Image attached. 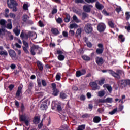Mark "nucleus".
Here are the masks:
<instances>
[{"mask_svg":"<svg viewBox=\"0 0 130 130\" xmlns=\"http://www.w3.org/2000/svg\"><path fill=\"white\" fill-rule=\"evenodd\" d=\"M42 85L44 87H46V86L47 85L46 84V82L44 80H42Z\"/></svg>","mask_w":130,"mask_h":130,"instance_id":"680f3d73","label":"nucleus"},{"mask_svg":"<svg viewBox=\"0 0 130 130\" xmlns=\"http://www.w3.org/2000/svg\"><path fill=\"white\" fill-rule=\"evenodd\" d=\"M23 43L24 45L25 46V47H26V48L29 47V45L28 44V43H27V42L23 41Z\"/></svg>","mask_w":130,"mask_h":130,"instance_id":"4d7b16f0","label":"nucleus"},{"mask_svg":"<svg viewBox=\"0 0 130 130\" xmlns=\"http://www.w3.org/2000/svg\"><path fill=\"white\" fill-rule=\"evenodd\" d=\"M96 8L98 9V10H102L104 7L102 5L100 4L99 2H96L95 4Z\"/></svg>","mask_w":130,"mask_h":130,"instance_id":"412c9836","label":"nucleus"},{"mask_svg":"<svg viewBox=\"0 0 130 130\" xmlns=\"http://www.w3.org/2000/svg\"><path fill=\"white\" fill-rule=\"evenodd\" d=\"M100 120H101V119L100 118V117L98 116L95 117L93 118V121L95 123H98V122H100Z\"/></svg>","mask_w":130,"mask_h":130,"instance_id":"cd10ccee","label":"nucleus"},{"mask_svg":"<svg viewBox=\"0 0 130 130\" xmlns=\"http://www.w3.org/2000/svg\"><path fill=\"white\" fill-rule=\"evenodd\" d=\"M40 122V118L39 117H36L34 119V123L35 124H38Z\"/></svg>","mask_w":130,"mask_h":130,"instance_id":"5701e85b","label":"nucleus"},{"mask_svg":"<svg viewBox=\"0 0 130 130\" xmlns=\"http://www.w3.org/2000/svg\"><path fill=\"white\" fill-rule=\"evenodd\" d=\"M109 74L112 75L114 78H116V79H120V76H124V72L121 70L118 71V74L116 73L114 71H110Z\"/></svg>","mask_w":130,"mask_h":130,"instance_id":"7ed1b4c3","label":"nucleus"},{"mask_svg":"<svg viewBox=\"0 0 130 130\" xmlns=\"http://www.w3.org/2000/svg\"><path fill=\"white\" fill-rule=\"evenodd\" d=\"M23 50L25 51V52H26V53H29V51H28V49H27V47H23Z\"/></svg>","mask_w":130,"mask_h":130,"instance_id":"69168bd1","label":"nucleus"},{"mask_svg":"<svg viewBox=\"0 0 130 130\" xmlns=\"http://www.w3.org/2000/svg\"><path fill=\"white\" fill-rule=\"evenodd\" d=\"M72 19L75 23H81V20L79 19L77 16L74 15L72 17Z\"/></svg>","mask_w":130,"mask_h":130,"instance_id":"a211bd4d","label":"nucleus"},{"mask_svg":"<svg viewBox=\"0 0 130 130\" xmlns=\"http://www.w3.org/2000/svg\"><path fill=\"white\" fill-rule=\"evenodd\" d=\"M30 53L32 55H35L37 53V46L34 45L30 48Z\"/></svg>","mask_w":130,"mask_h":130,"instance_id":"9d476101","label":"nucleus"},{"mask_svg":"<svg viewBox=\"0 0 130 130\" xmlns=\"http://www.w3.org/2000/svg\"><path fill=\"white\" fill-rule=\"evenodd\" d=\"M67 97H68V95L64 92H61L60 93V98L61 99H67Z\"/></svg>","mask_w":130,"mask_h":130,"instance_id":"bb28decb","label":"nucleus"},{"mask_svg":"<svg viewBox=\"0 0 130 130\" xmlns=\"http://www.w3.org/2000/svg\"><path fill=\"white\" fill-rule=\"evenodd\" d=\"M104 82H105V79L103 78L99 81V85H100L101 86H102L103 84H104Z\"/></svg>","mask_w":130,"mask_h":130,"instance_id":"c9c22d12","label":"nucleus"},{"mask_svg":"<svg viewBox=\"0 0 130 130\" xmlns=\"http://www.w3.org/2000/svg\"><path fill=\"white\" fill-rule=\"evenodd\" d=\"M98 30L101 33L105 30V24L104 23H100L98 24L97 27Z\"/></svg>","mask_w":130,"mask_h":130,"instance_id":"0eeeda50","label":"nucleus"},{"mask_svg":"<svg viewBox=\"0 0 130 130\" xmlns=\"http://www.w3.org/2000/svg\"><path fill=\"white\" fill-rule=\"evenodd\" d=\"M6 32V30L4 29V28H2V29L0 28V36H3L5 35V32Z\"/></svg>","mask_w":130,"mask_h":130,"instance_id":"58836bf2","label":"nucleus"},{"mask_svg":"<svg viewBox=\"0 0 130 130\" xmlns=\"http://www.w3.org/2000/svg\"><path fill=\"white\" fill-rule=\"evenodd\" d=\"M69 35H70L71 36H74V35H75V31L73 30H70L69 31Z\"/></svg>","mask_w":130,"mask_h":130,"instance_id":"8fccbe9b","label":"nucleus"},{"mask_svg":"<svg viewBox=\"0 0 130 130\" xmlns=\"http://www.w3.org/2000/svg\"><path fill=\"white\" fill-rule=\"evenodd\" d=\"M130 12H126L125 16L126 20H129L130 18Z\"/></svg>","mask_w":130,"mask_h":130,"instance_id":"de8ad7c7","label":"nucleus"},{"mask_svg":"<svg viewBox=\"0 0 130 130\" xmlns=\"http://www.w3.org/2000/svg\"><path fill=\"white\" fill-rule=\"evenodd\" d=\"M14 87H15V86L13 84H11L10 85H9V89L10 91H12V90H13V89H14Z\"/></svg>","mask_w":130,"mask_h":130,"instance_id":"6e6d98bb","label":"nucleus"},{"mask_svg":"<svg viewBox=\"0 0 130 130\" xmlns=\"http://www.w3.org/2000/svg\"><path fill=\"white\" fill-rule=\"evenodd\" d=\"M90 85L91 86V87H92V88H95V89H97L98 87V85H97V83L95 82H91L90 83Z\"/></svg>","mask_w":130,"mask_h":130,"instance_id":"7c9ffc66","label":"nucleus"},{"mask_svg":"<svg viewBox=\"0 0 130 130\" xmlns=\"http://www.w3.org/2000/svg\"><path fill=\"white\" fill-rule=\"evenodd\" d=\"M52 33L54 34L55 35H57V34H59V31L57 28H52L51 30Z\"/></svg>","mask_w":130,"mask_h":130,"instance_id":"dca6fc26","label":"nucleus"},{"mask_svg":"<svg viewBox=\"0 0 130 130\" xmlns=\"http://www.w3.org/2000/svg\"><path fill=\"white\" fill-rule=\"evenodd\" d=\"M0 55H5V56H8V52H7V51H1L0 52Z\"/></svg>","mask_w":130,"mask_h":130,"instance_id":"4c0bfd02","label":"nucleus"},{"mask_svg":"<svg viewBox=\"0 0 130 130\" xmlns=\"http://www.w3.org/2000/svg\"><path fill=\"white\" fill-rule=\"evenodd\" d=\"M28 19H29V17L27 15H24L22 16V20L23 22H27Z\"/></svg>","mask_w":130,"mask_h":130,"instance_id":"2f4dec72","label":"nucleus"},{"mask_svg":"<svg viewBox=\"0 0 130 130\" xmlns=\"http://www.w3.org/2000/svg\"><path fill=\"white\" fill-rule=\"evenodd\" d=\"M39 25L40 27H44V24L41 21H39Z\"/></svg>","mask_w":130,"mask_h":130,"instance_id":"13d9d810","label":"nucleus"},{"mask_svg":"<svg viewBox=\"0 0 130 130\" xmlns=\"http://www.w3.org/2000/svg\"><path fill=\"white\" fill-rule=\"evenodd\" d=\"M85 31L86 33H91L92 31H93V29L92 28V26L90 24H87L85 27Z\"/></svg>","mask_w":130,"mask_h":130,"instance_id":"1a4fd4ad","label":"nucleus"},{"mask_svg":"<svg viewBox=\"0 0 130 130\" xmlns=\"http://www.w3.org/2000/svg\"><path fill=\"white\" fill-rule=\"evenodd\" d=\"M57 23H58V24H60L61 23H62V19L61 18H58L57 20Z\"/></svg>","mask_w":130,"mask_h":130,"instance_id":"864d4df0","label":"nucleus"},{"mask_svg":"<svg viewBox=\"0 0 130 130\" xmlns=\"http://www.w3.org/2000/svg\"><path fill=\"white\" fill-rule=\"evenodd\" d=\"M49 104H50V100L49 99L41 101L40 108L42 110H46V109H47V106L49 105Z\"/></svg>","mask_w":130,"mask_h":130,"instance_id":"f03ea898","label":"nucleus"},{"mask_svg":"<svg viewBox=\"0 0 130 130\" xmlns=\"http://www.w3.org/2000/svg\"><path fill=\"white\" fill-rule=\"evenodd\" d=\"M86 128V125H81L78 126L77 130H84Z\"/></svg>","mask_w":130,"mask_h":130,"instance_id":"ea45409f","label":"nucleus"},{"mask_svg":"<svg viewBox=\"0 0 130 130\" xmlns=\"http://www.w3.org/2000/svg\"><path fill=\"white\" fill-rule=\"evenodd\" d=\"M65 16H66V17L64 19V21L66 23H69V22H70V21L71 20V16H70V15H69L67 13L65 14Z\"/></svg>","mask_w":130,"mask_h":130,"instance_id":"2eb2a0df","label":"nucleus"},{"mask_svg":"<svg viewBox=\"0 0 130 130\" xmlns=\"http://www.w3.org/2000/svg\"><path fill=\"white\" fill-rule=\"evenodd\" d=\"M37 64L40 71H42L43 70V66H42V63H41L40 61H37Z\"/></svg>","mask_w":130,"mask_h":130,"instance_id":"f3484780","label":"nucleus"},{"mask_svg":"<svg viewBox=\"0 0 130 130\" xmlns=\"http://www.w3.org/2000/svg\"><path fill=\"white\" fill-rule=\"evenodd\" d=\"M7 4L10 9H13L12 11L13 12H17L18 11V8H17V6H18V4L15 0H8Z\"/></svg>","mask_w":130,"mask_h":130,"instance_id":"f257e3e1","label":"nucleus"},{"mask_svg":"<svg viewBox=\"0 0 130 130\" xmlns=\"http://www.w3.org/2000/svg\"><path fill=\"white\" fill-rule=\"evenodd\" d=\"M52 86L53 87V95H54V96H57L58 93H59V91L56 88V84L53 83Z\"/></svg>","mask_w":130,"mask_h":130,"instance_id":"39448f33","label":"nucleus"},{"mask_svg":"<svg viewBox=\"0 0 130 130\" xmlns=\"http://www.w3.org/2000/svg\"><path fill=\"white\" fill-rule=\"evenodd\" d=\"M56 13H57V9L55 8L53 9L52 12V14H56Z\"/></svg>","mask_w":130,"mask_h":130,"instance_id":"338daca9","label":"nucleus"},{"mask_svg":"<svg viewBox=\"0 0 130 130\" xmlns=\"http://www.w3.org/2000/svg\"><path fill=\"white\" fill-rule=\"evenodd\" d=\"M105 95V91L104 90H102L98 92L99 97H103Z\"/></svg>","mask_w":130,"mask_h":130,"instance_id":"a878e982","label":"nucleus"},{"mask_svg":"<svg viewBox=\"0 0 130 130\" xmlns=\"http://www.w3.org/2000/svg\"><path fill=\"white\" fill-rule=\"evenodd\" d=\"M91 8H93V6L92 5H85L83 6V10L84 11H85V12L89 13L91 12Z\"/></svg>","mask_w":130,"mask_h":130,"instance_id":"f8f14e48","label":"nucleus"},{"mask_svg":"<svg viewBox=\"0 0 130 130\" xmlns=\"http://www.w3.org/2000/svg\"><path fill=\"white\" fill-rule=\"evenodd\" d=\"M105 100L106 103H112V98H107Z\"/></svg>","mask_w":130,"mask_h":130,"instance_id":"72a5a7b5","label":"nucleus"},{"mask_svg":"<svg viewBox=\"0 0 130 130\" xmlns=\"http://www.w3.org/2000/svg\"><path fill=\"white\" fill-rule=\"evenodd\" d=\"M42 52V49L37 46V53L40 54Z\"/></svg>","mask_w":130,"mask_h":130,"instance_id":"a18cd8bd","label":"nucleus"},{"mask_svg":"<svg viewBox=\"0 0 130 130\" xmlns=\"http://www.w3.org/2000/svg\"><path fill=\"white\" fill-rule=\"evenodd\" d=\"M95 60L98 66H102V64H103V62H104L103 59L101 57H97L95 58Z\"/></svg>","mask_w":130,"mask_h":130,"instance_id":"9b49d317","label":"nucleus"},{"mask_svg":"<svg viewBox=\"0 0 130 130\" xmlns=\"http://www.w3.org/2000/svg\"><path fill=\"white\" fill-rule=\"evenodd\" d=\"M98 103H106L105 99H100V100H99Z\"/></svg>","mask_w":130,"mask_h":130,"instance_id":"3c124183","label":"nucleus"},{"mask_svg":"<svg viewBox=\"0 0 130 130\" xmlns=\"http://www.w3.org/2000/svg\"><path fill=\"white\" fill-rule=\"evenodd\" d=\"M117 111V109H115L113 111L109 112V114H111V115H113Z\"/></svg>","mask_w":130,"mask_h":130,"instance_id":"49530a36","label":"nucleus"},{"mask_svg":"<svg viewBox=\"0 0 130 130\" xmlns=\"http://www.w3.org/2000/svg\"><path fill=\"white\" fill-rule=\"evenodd\" d=\"M82 58L84 59V60H90V57L86 55L83 56Z\"/></svg>","mask_w":130,"mask_h":130,"instance_id":"37998d69","label":"nucleus"},{"mask_svg":"<svg viewBox=\"0 0 130 130\" xmlns=\"http://www.w3.org/2000/svg\"><path fill=\"white\" fill-rule=\"evenodd\" d=\"M58 59L59 60H60V61H62L63 60V59H64V56L62 55H59L58 56Z\"/></svg>","mask_w":130,"mask_h":130,"instance_id":"79ce46f5","label":"nucleus"},{"mask_svg":"<svg viewBox=\"0 0 130 130\" xmlns=\"http://www.w3.org/2000/svg\"><path fill=\"white\" fill-rule=\"evenodd\" d=\"M6 23H7V21L5 19H1L0 20V25L2 26V27H5L6 26Z\"/></svg>","mask_w":130,"mask_h":130,"instance_id":"393cba45","label":"nucleus"},{"mask_svg":"<svg viewBox=\"0 0 130 130\" xmlns=\"http://www.w3.org/2000/svg\"><path fill=\"white\" fill-rule=\"evenodd\" d=\"M128 82V80H122L118 82V85L120 87H125V86H126L128 84V82Z\"/></svg>","mask_w":130,"mask_h":130,"instance_id":"423d86ee","label":"nucleus"},{"mask_svg":"<svg viewBox=\"0 0 130 130\" xmlns=\"http://www.w3.org/2000/svg\"><path fill=\"white\" fill-rule=\"evenodd\" d=\"M9 17H10V18H13V19H14V18H16V15H15V14L13 13H10L9 14Z\"/></svg>","mask_w":130,"mask_h":130,"instance_id":"603ef678","label":"nucleus"},{"mask_svg":"<svg viewBox=\"0 0 130 130\" xmlns=\"http://www.w3.org/2000/svg\"><path fill=\"white\" fill-rule=\"evenodd\" d=\"M8 22L9 23L7 24V28L9 30H12L13 28V25H12V20L8 19Z\"/></svg>","mask_w":130,"mask_h":130,"instance_id":"4468645a","label":"nucleus"},{"mask_svg":"<svg viewBox=\"0 0 130 130\" xmlns=\"http://www.w3.org/2000/svg\"><path fill=\"white\" fill-rule=\"evenodd\" d=\"M108 24L109 27H110L111 28H114V27H115V25H114V23H113V22H112V21H109L108 22Z\"/></svg>","mask_w":130,"mask_h":130,"instance_id":"c85d7f7f","label":"nucleus"},{"mask_svg":"<svg viewBox=\"0 0 130 130\" xmlns=\"http://www.w3.org/2000/svg\"><path fill=\"white\" fill-rule=\"evenodd\" d=\"M75 3L76 4H83L84 0H75Z\"/></svg>","mask_w":130,"mask_h":130,"instance_id":"09e8293b","label":"nucleus"},{"mask_svg":"<svg viewBox=\"0 0 130 130\" xmlns=\"http://www.w3.org/2000/svg\"><path fill=\"white\" fill-rule=\"evenodd\" d=\"M62 34L64 37H68V32L67 31H63Z\"/></svg>","mask_w":130,"mask_h":130,"instance_id":"774afa93","label":"nucleus"},{"mask_svg":"<svg viewBox=\"0 0 130 130\" xmlns=\"http://www.w3.org/2000/svg\"><path fill=\"white\" fill-rule=\"evenodd\" d=\"M61 74L60 73H57L56 76V80L57 81H60Z\"/></svg>","mask_w":130,"mask_h":130,"instance_id":"a19ab883","label":"nucleus"},{"mask_svg":"<svg viewBox=\"0 0 130 130\" xmlns=\"http://www.w3.org/2000/svg\"><path fill=\"white\" fill-rule=\"evenodd\" d=\"M98 47L100 49H97L96 50V52L98 54H101L103 53V50H104V48H103V45L102 44H99L98 45Z\"/></svg>","mask_w":130,"mask_h":130,"instance_id":"20e7f679","label":"nucleus"},{"mask_svg":"<svg viewBox=\"0 0 130 130\" xmlns=\"http://www.w3.org/2000/svg\"><path fill=\"white\" fill-rule=\"evenodd\" d=\"M85 2H86V3L90 4L91 3H92L96 2L97 0H85Z\"/></svg>","mask_w":130,"mask_h":130,"instance_id":"5fc2aeb1","label":"nucleus"},{"mask_svg":"<svg viewBox=\"0 0 130 130\" xmlns=\"http://www.w3.org/2000/svg\"><path fill=\"white\" fill-rule=\"evenodd\" d=\"M29 120L27 119L24 121V123L25 124V125L27 126H28V125H29Z\"/></svg>","mask_w":130,"mask_h":130,"instance_id":"bf43d9fd","label":"nucleus"},{"mask_svg":"<svg viewBox=\"0 0 130 130\" xmlns=\"http://www.w3.org/2000/svg\"><path fill=\"white\" fill-rule=\"evenodd\" d=\"M28 8H29V6L28 5V3H24L23 6V9L25 11H28Z\"/></svg>","mask_w":130,"mask_h":130,"instance_id":"473e14b6","label":"nucleus"},{"mask_svg":"<svg viewBox=\"0 0 130 130\" xmlns=\"http://www.w3.org/2000/svg\"><path fill=\"white\" fill-rule=\"evenodd\" d=\"M87 46L88 47L91 48L92 46V43L88 42L87 43Z\"/></svg>","mask_w":130,"mask_h":130,"instance_id":"e2e57ef3","label":"nucleus"},{"mask_svg":"<svg viewBox=\"0 0 130 130\" xmlns=\"http://www.w3.org/2000/svg\"><path fill=\"white\" fill-rule=\"evenodd\" d=\"M21 91H22V87L19 86L18 88V90L16 93V95L17 97H19V96H20V95H21Z\"/></svg>","mask_w":130,"mask_h":130,"instance_id":"4be33fe9","label":"nucleus"},{"mask_svg":"<svg viewBox=\"0 0 130 130\" xmlns=\"http://www.w3.org/2000/svg\"><path fill=\"white\" fill-rule=\"evenodd\" d=\"M82 34V29L81 28H79L76 31V35L77 36H80Z\"/></svg>","mask_w":130,"mask_h":130,"instance_id":"e433bc0d","label":"nucleus"},{"mask_svg":"<svg viewBox=\"0 0 130 130\" xmlns=\"http://www.w3.org/2000/svg\"><path fill=\"white\" fill-rule=\"evenodd\" d=\"M57 110H58V111H61L62 110V108H61V106H60V105H57Z\"/></svg>","mask_w":130,"mask_h":130,"instance_id":"052dcab7","label":"nucleus"},{"mask_svg":"<svg viewBox=\"0 0 130 130\" xmlns=\"http://www.w3.org/2000/svg\"><path fill=\"white\" fill-rule=\"evenodd\" d=\"M13 32L15 33V34L16 35V36H18L20 35V29H18V27H16L13 29Z\"/></svg>","mask_w":130,"mask_h":130,"instance_id":"b1692460","label":"nucleus"},{"mask_svg":"<svg viewBox=\"0 0 130 130\" xmlns=\"http://www.w3.org/2000/svg\"><path fill=\"white\" fill-rule=\"evenodd\" d=\"M119 40L121 42H124L125 39L124 37H123V35H121L119 36Z\"/></svg>","mask_w":130,"mask_h":130,"instance_id":"f704fd0d","label":"nucleus"},{"mask_svg":"<svg viewBox=\"0 0 130 130\" xmlns=\"http://www.w3.org/2000/svg\"><path fill=\"white\" fill-rule=\"evenodd\" d=\"M27 119V116L22 115L20 116V120L21 121H25Z\"/></svg>","mask_w":130,"mask_h":130,"instance_id":"c756f323","label":"nucleus"},{"mask_svg":"<svg viewBox=\"0 0 130 130\" xmlns=\"http://www.w3.org/2000/svg\"><path fill=\"white\" fill-rule=\"evenodd\" d=\"M86 74V70L85 69H83L81 71H77L76 73V76L77 78L81 77V76H83V75H85Z\"/></svg>","mask_w":130,"mask_h":130,"instance_id":"6e6552de","label":"nucleus"},{"mask_svg":"<svg viewBox=\"0 0 130 130\" xmlns=\"http://www.w3.org/2000/svg\"><path fill=\"white\" fill-rule=\"evenodd\" d=\"M116 12H117V13H119L120 12H121V7H117L116 9Z\"/></svg>","mask_w":130,"mask_h":130,"instance_id":"0e129e2a","label":"nucleus"},{"mask_svg":"<svg viewBox=\"0 0 130 130\" xmlns=\"http://www.w3.org/2000/svg\"><path fill=\"white\" fill-rule=\"evenodd\" d=\"M104 88H106L109 92H111L112 91V88L111 86L108 84H104L103 85Z\"/></svg>","mask_w":130,"mask_h":130,"instance_id":"6ab92c4d","label":"nucleus"},{"mask_svg":"<svg viewBox=\"0 0 130 130\" xmlns=\"http://www.w3.org/2000/svg\"><path fill=\"white\" fill-rule=\"evenodd\" d=\"M78 27H79L78 24L76 23H73L70 25L69 28V29H76V28H78Z\"/></svg>","mask_w":130,"mask_h":130,"instance_id":"aec40b11","label":"nucleus"},{"mask_svg":"<svg viewBox=\"0 0 130 130\" xmlns=\"http://www.w3.org/2000/svg\"><path fill=\"white\" fill-rule=\"evenodd\" d=\"M8 14H9V9H6L5 11V14L6 18H9V15Z\"/></svg>","mask_w":130,"mask_h":130,"instance_id":"c03bdc74","label":"nucleus"},{"mask_svg":"<svg viewBox=\"0 0 130 130\" xmlns=\"http://www.w3.org/2000/svg\"><path fill=\"white\" fill-rule=\"evenodd\" d=\"M9 55L12 57V58H14V57H16V53L15 52V51L13 50H10L9 51Z\"/></svg>","mask_w":130,"mask_h":130,"instance_id":"ddd939ff","label":"nucleus"}]
</instances>
